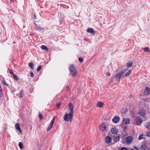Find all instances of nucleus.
<instances>
[{"label":"nucleus","mask_w":150,"mask_h":150,"mask_svg":"<svg viewBox=\"0 0 150 150\" xmlns=\"http://www.w3.org/2000/svg\"><path fill=\"white\" fill-rule=\"evenodd\" d=\"M127 70V69H124L118 73L116 74L113 77L116 79L117 81H120V78H123L125 77V73Z\"/></svg>","instance_id":"nucleus-1"},{"label":"nucleus","mask_w":150,"mask_h":150,"mask_svg":"<svg viewBox=\"0 0 150 150\" xmlns=\"http://www.w3.org/2000/svg\"><path fill=\"white\" fill-rule=\"evenodd\" d=\"M69 70L71 75L73 76L76 75L77 72L75 66L73 64L70 65L69 67Z\"/></svg>","instance_id":"nucleus-2"},{"label":"nucleus","mask_w":150,"mask_h":150,"mask_svg":"<svg viewBox=\"0 0 150 150\" xmlns=\"http://www.w3.org/2000/svg\"><path fill=\"white\" fill-rule=\"evenodd\" d=\"M73 113H67L64 116V120L66 121H72L73 117Z\"/></svg>","instance_id":"nucleus-3"},{"label":"nucleus","mask_w":150,"mask_h":150,"mask_svg":"<svg viewBox=\"0 0 150 150\" xmlns=\"http://www.w3.org/2000/svg\"><path fill=\"white\" fill-rule=\"evenodd\" d=\"M129 122L130 120L129 119L125 118H124L122 120V123L121 125V126L122 127L124 124L127 125L129 124Z\"/></svg>","instance_id":"nucleus-4"},{"label":"nucleus","mask_w":150,"mask_h":150,"mask_svg":"<svg viewBox=\"0 0 150 150\" xmlns=\"http://www.w3.org/2000/svg\"><path fill=\"white\" fill-rule=\"evenodd\" d=\"M55 121V117H53V118L50 124L47 129V131H48L52 128Z\"/></svg>","instance_id":"nucleus-5"},{"label":"nucleus","mask_w":150,"mask_h":150,"mask_svg":"<svg viewBox=\"0 0 150 150\" xmlns=\"http://www.w3.org/2000/svg\"><path fill=\"white\" fill-rule=\"evenodd\" d=\"M120 118L118 116H115L112 120V121L115 123H117L119 122L120 120Z\"/></svg>","instance_id":"nucleus-6"},{"label":"nucleus","mask_w":150,"mask_h":150,"mask_svg":"<svg viewBox=\"0 0 150 150\" xmlns=\"http://www.w3.org/2000/svg\"><path fill=\"white\" fill-rule=\"evenodd\" d=\"M150 94V88L148 87H146L145 88L144 93V95L147 96Z\"/></svg>","instance_id":"nucleus-7"},{"label":"nucleus","mask_w":150,"mask_h":150,"mask_svg":"<svg viewBox=\"0 0 150 150\" xmlns=\"http://www.w3.org/2000/svg\"><path fill=\"white\" fill-rule=\"evenodd\" d=\"M126 142L127 143H130L133 141V138L132 137L129 136L125 139Z\"/></svg>","instance_id":"nucleus-8"},{"label":"nucleus","mask_w":150,"mask_h":150,"mask_svg":"<svg viewBox=\"0 0 150 150\" xmlns=\"http://www.w3.org/2000/svg\"><path fill=\"white\" fill-rule=\"evenodd\" d=\"M143 120L142 118L139 117L136 120V124L137 125H140L142 123Z\"/></svg>","instance_id":"nucleus-9"},{"label":"nucleus","mask_w":150,"mask_h":150,"mask_svg":"<svg viewBox=\"0 0 150 150\" xmlns=\"http://www.w3.org/2000/svg\"><path fill=\"white\" fill-rule=\"evenodd\" d=\"M111 132L112 134H116L118 132V130L115 127H114L111 129Z\"/></svg>","instance_id":"nucleus-10"},{"label":"nucleus","mask_w":150,"mask_h":150,"mask_svg":"<svg viewBox=\"0 0 150 150\" xmlns=\"http://www.w3.org/2000/svg\"><path fill=\"white\" fill-rule=\"evenodd\" d=\"M69 110L70 112L71 113H73L74 106L72 103H69Z\"/></svg>","instance_id":"nucleus-11"},{"label":"nucleus","mask_w":150,"mask_h":150,"mask_svg":"<svg viewBox=\"0 0 150 150\" xmlns=\"http://www.w3.org/2000/svg\"><path fill=\"white\" fill-rule=\"evenodd\" d=\"M87 32L88 33H90L91 34L94 35L95 32L94 29L92 28L88 27L86 30Z\"/></svg>","instance_id":"nucleus-12"},{"label":"nucleus","mask_w":150,"mask_h":150,"mask_svg":"<svg viewBox=\"0 0 150 150\" xmlns=\"http://www.w3.org/2000/svg\"><path fill=\"white\" fill-rule=\"evenodd\" d=\"M105 142L107 143L110 142L112 140V138L109 136H107L105 138Z\"/></svg>","instance_id":"nucleus-13"},{"label":"nucleus","mask_w":150,"mask_h":150,"mask_svg":"<svg viewBox=\"0 0 150 150\" xmlns=\"http://www.w3.org/2000/svg\"><path fill=\"white\" fill-rule=\"evenodd\" d=\"M100 128L102 130L104 131L106 129V126L105 124L103 123L100 125Z\"/></svg>","instance_id":"nucleus-14"},{"label":"nucleus","mask_w":150,"mask_h":150,"mask_svg":"<svg viewBox=\"0 0 150 150\" xmlns=\"http://www.w3.org/2000/svg\"><path fill=\"white\" fill-rule=\"evenodd\" d=\"M139 113L143 117L146 115L145 112V110H140L139 112Z\"/></svg>","instance_id":"nucleus-15"},{"label":"nucleus","mask_w":150,"mask_h":150,"mask_svg":"<svg viewBox=\"0 0 150 150\" xmlns=\"http://www.w3.org/2000/svg\"><path fill=\"white\" fill-rule=\"evenodd\" d=\"M120 137V135L119 134H117V136H115L113 137V139L114 140V141L115 142H116L117 141H118Z\"/></svg>","instance_id":"nucleus-16"},{"label":"nucleus","mask_w":150,"mask_h":150,"mask_svg":"<svg viewBox=\"0 0 150 150\" xmlns=\"http://www.w3.org/2000/svg\"><path fill=\"white\" fill-rule=\"evenodd\" d=\"M140 148L143 150H149L147 147L145 145H142L141 146Z\"/></svg>","instance_id":"nucleus-17"},{"label":"nucleus","mask_w":150,"mask_h":150,"mask_svg":"<svg viewBox=\"0 0 150 150\" xmlns=\"http://www.w3.org/2000/svg\"><path fill=\"white\" fill-rule=\"evenodd\" d=\"M36 30H38L39 31H41L42 30H44V28H41L40 26H38L37 25H36Z\"/></svg>","instance_id":"nucleus-18"},{"label":"nucleus","mask_w":150,"mask_h":150,"mask_svg":"<svg viewBox=\"0 0 150 150\" xmlns=\"http://www.w3.org/2000/svg\"><path fill=\"white\" fill-rule=\"evenodd\" d=\"M15 127L16 129L18 131L21 132V128L18 123H17L15 125Z\"/></svg>","instance_id":"nucleus-19"},{"label":"nucleus","mask_w":150,"mask_h":150,"mask_svg":"<svg viewBox=\"0 0 150 150\" xmlns=\"http://www.w3.org/2000/svg\"><path fill=\"white\" fill-rule=\"evenodd\" d=\"M41 48L42 50H46V51L49 50L48 48L45 45H42L41 46Z\"/></svg>","instance_id":"nucleus-20"},{"label":"nucleus","mask_w":150,"mask_h":150,"mask_svg":"<svg viewBox=\"0 0 150 150\" xmlns=\"http://www.w3.org/2000/svg\"><path fill=\"white\" fill-rule=\"evenodd\" d=\"M97 105L98 107L100 108H102L103 106V103H102L99 101L98 102L97 104Z\"/></svg>","instance_id":"nucleus-21"},{"label":"nucleus","mask_w":150,"mask_h":150,"mask_svg":"<svg viewBox=\"0 0 150 150\" xmlns=\"http://www.w3.org/2000/svg\"><path fill=\"white\" fill-rule=\"evenodd\" d=\"M29 66L32 69H34V64L32 62H30L28 64Z\"/></svg>","instance_id":"nucleus-22"},{"label":"nucleus","mask_w":150,"mask_h":150,"mask_svg":"<svg viewBox=\"0 0 150 150\" xmlns=\"http://www.w3.org/2000/svg\"><path fill=\"white\" fill-rule=\"evenodd\" d=\"M131 72V70H129V71H127L124 75L125 77L129 75Z\"/></svg>","instance_id":"nucleus-23"},{"label":"nucleus","mask_w":150,"mask_h":150,"mask_svg":"<svg viewBox=\"0 0 150 150\" xmlns=\"http://www.w3.org/2000/svg\"><path fill=\"white\" fill-rule=\"evenodd\" d=\"M122 127H123V126ZM122 127V128L123 129V131L125 132H126L127 131V130L128 128V126L127 125H125L124 127Z\"/></svg>","instance_id":"nucleus-24"},{"label":"nucleus","mask_w":150,"mask_h":150,"mask_svg":"<svg viewBox=\"0 0 150 150\" xmlns=\"http://www.w3.org/2000/svg\"><path fill=\"white\" fill-rule=\"evenodd\" d=\"M146 128L148 129L150 131V122H147L146 124Z\"/></svg>","instance_id":"nucleus-25"},{"label":"nucleus","mask_w":150,"mask_h":150,"mask_svg":"<svg viewBox=\"0 0 150 150\" xmlns=\"http://www.w3.org/2000/svg\"><path fill=\"white\" fill-rule=\"evenodd\" d=\"M132 62H129L127 64V66L128 67H131L132 66Z\"/></svg>","instance_id":"nucleus-26"},{"label":"nucleus","mask_w":150,"mask_h":150,"mask_svg":"<svg viewBox=\"0 0 150 150\" xmlns=\"http://www.w3.org/2000/svg\"><path fill=\"white\" fill-rule=\"evenodd\" d=\"M144 50L145 52H150V51L149 50V49L148 47H145L144 48Z\"/></svg>","instance_id":"nucleus-27"},{"label":"nucleus","mask_w":150,"mask_h":150,"mask_svg":"<svg viewBox=\"0 0 150 150\" xmlns=\"http://www.w3.org/2000/svg\"><path fill=\"white\" fill-rule=\"evenodd\" d=\"M2 83L3 84L6 85V86H7L8 87L9 86V84L7 83H6L5 81L4 80H3L2 81Z\"/></svg>","instance_id":"nucleus-28"},{"label":"nucleus","mask_w":150,"mask_h":150,"mask_svg":"<svg viewBox=\"0 0 150 150\" xmlns=\"http://www.w3.org/2000/svg\"><path fill=\"white\" fill-rule=\"evenodd\" d=\"M18 145L21 149H22L23 148V144L21 142H19L18 143Z\"/></svg>","instance_id":"nucleus-29"},{"label":"nucleus","mask_w":150,"mask_h":150,"mask_svg":"<svg viewBox=\"0 0 150 150\" xmlns=\"http://www.w3.org/2000/svg\"><path fill=\"white\" fill-rule=\"evenodd\" d=\"M13 77L14 79L15 80H16L17 81H18V80H19L18 78L16 75L13 74Z\"/></svg>","instance_id":"nucleus-30"},{"label":"nucleus","mask_w":150,"mask_h":150,"mask_svg":"<svg viewBox=\"0 0 150 150\" xmlns=\"http://www.w3.org/2000/svg\"><path fill=\"white\" fill-rule=\"evenodd\" d=\"M42 66L41 65H40L39 66H38V68L37 69V71H40V70L42 68Z\"/></svg>","instance_id":"nucleus-31"},{"label":"nucleus","mask_w":150,"mask_h":150,"mask_svg":"<svg viewBox=\"0 0 150 150\" xmlns=\"http://www.w3.org/2000/svg\"><path fill=\"white\" fill-rule=\"evenodd\" d=\"M8 70V71H9V73L11 74H12L13 75L14 74V73H13V71H12V70H11V69H9Z\"/></svg>","instance_id":"nucleus-32"},{"label":"nucleus","mask_w":150,"mask_h":150,"mask_svg":"<svg viewBox=\"0 0 150 150\" xmlns=\"http://www.w3.org/2000/svg\"><path fill=\"white\" fill-rule=\"evenodd\" d=\"M39 118L40 120H42L43 118V116L42 114H41L40 113H39Z\"/></svg>","instance_id":"nucleus-33"},{"label":"nucleus","mask_w":150,"mask_h":150,"mask_svg":"<svg viewBox=\"0 0 150 150\" xmlns=\"http://www.w3.org/2000/svg\"><path fill=\"white\" fill-rule=\"evenodd\" d=\"M79 60L80 62H83V59L82 58L79 57Z\"/></svg>","instance_id":"nucleus-34"},{"label":"nucleus","mask_w":150,"mask_h":150,"mask_svg":"<svg viewBox=\"0 0 150 150\" xmlns=\"http://www.w3.org/2000/svg\"><path fill=\"white\" fill-rule=\"evenodd\" d=\"M143 136V135L142 134H141V135L139 136V138H138V139L139 140H140L142 139H143L142 137Z\"/></svg>","instance_id":"nucleus-35"},{"label":"nucleus","mask_w":150,"mask_h":150,"mask_svg":"<svg viewBox=\"0 0 150 150\" xmlns=\"http://www.w3.org/2000/svg\"><path fill=\"white\" fill-rule=\"evenodd\" d=\"M120 150H127V149L126 147H122L121 148Z\"/></svg>","instance_id":"nucleus-36"},{"label":"nucleus","mask_w":150,"mask_h":150,"mask_svg":"<svg viewBox=\"0 0 150 150\" xmlns=\"http://www.w3.org/2000/svg\"><path fill=\"white\" fill-rule=\"evenodd\" d=\"M61 105V103H58L57 105V107L58 108H59Z\"/></svg>","instance_id":"nucleus-37"},{"label":"nucleus","mask_w":150,"mask_h":150,"mask_svg":"<svg viewBox=\"0 0 150 150\" xmlns=\"http://www.w3.org/2000/svg\"><path fill=\"white\" fill-rule=\"evenodd\" d=\"M125 138L122 139L121 141L123 144H125Z\"/></svg>","instance_id":"nucleus-38"},{"label":"nucleus","mask_w":150,"mask_h":150,"mask_svg":"<svg viewBox=\"0 0 150 150\" xmlns=\"http://www.w3.org/2000/svg\"><path fill=\"white\" fill-rule=\"evenodd\" d=\"M147 136L148 137H150V130L146 134Z\"/></svg>","instance_id":"nucleus-39"},{"label":"nucleus","mask_w":150,"mask_h":150,"mask_svg":"<svg viewBox=\"0 0 150 150\" xmlns=\"http://www.w3.org/2000/svg\"><path fill=\"white\" fill-rule=\"evenodd\" d=\"M30 74L31 77H33L34 76V74L33 72H31L30 73Z\"/></svg>","instance_id":"nucleus-40"},{"label":"nucleus","mask_w":150,"mask_h":150,"mask_svg":"<svg viewBox=\"0 0 150 150\" xmlns=\"http://www.w3.org/2000/svg\"><path fill=\"white\" fill-rule=\"evenodd\" d=\"M110 73H107V76H110Z\"/></svg>","instance_id":"nucleus-41"},{"label":"nucleus","mask_w":150,"mask_h":150,"mask_svg":"<svg viewBox=\"0 0 150 150\" xmlns=\"http://www.w3.org/2000/svg\"><path fill=\"white\" fill-rule=\"evenodd\" d=\"M134 148L136 149L137 150L138 149V148L136 146H134Z\"/></svg>","instance_id":"nucleus-42"},{"label":"nucleus","mask_w":150,"mask_h":150,"mask_svg":"<svg viewBox=\"0 0 150 150\" xmlns=\"http://www.w3.org/2000/svg\"><path fill=\"white\" fill-rule=\"evenodd\" d=\"M122 68L123 69V68H125V67H126L125 66L123 65L122 66Z\"/></svg>","instance_id":"nucleus-43"},{"label":"nucleus","mask_w":150,"mask_h":150,"mask_svg":"<svg viewBox=\"0 0 150 150\" xmlns=\"http://www.w3.org/2000/svg\"><path fill=\"white\" fill-rule=\"evenodd\" d=\"M34 17H35V19L36 18V15L35 14H34Z\"/></svg>","instance_id":"nucleus-44"},{"label":"nucleus","mask_w":150,"mask_h":150,"mask_svg":"<svg viewBox=\"0 0 150 150\" xmlns=\"http://www.w3.org/2000/svg\"><path fill=\"white\" fill-rule=\"evenodd\" d=\"M23 97V96L21 94H20V97Z\"/></svg>","instance_id":"nucleus-45"},{"label":"nucleus","mask_w":150,"mask_h":150,"mask_svg":"<svg viewBox=\"0 0 150 150\" xmlns=\"http://www.w3.org/2000/svg\"><path fill=\"white\" fill-rule=\"evenodd\" d=\"M122 112L123 113H124L125 114V112H126L125 111H123Z\"/></svg>","instance_id":"nucleus-46"},{"label":"nucleus","mask_w":150,"mask_h":150,"mask_svg":"<svg viewBox=\"0 0 150 150\" xmlns=\"http://www.w3.org/2000/svg\"><path fill=\"white\" fill-rule=\"evenodd\" d=\"M66 88H68V87L67 86H66Z\"/></svg>","instance_id":"nucleus-47"},{"label":"nucleus","mask_w":150,"mask_h":150,"mask_svg":"<svg viewBox=\"0 0 150 150\" xmlns=\"http://www.w3.org/2000/svg\"><path fill=\"white\" fill-rule=\"evenodd\" d=\"M137 150H139V149H137Z\"/></svg>","instance_id":"nucleus-48"},{"label":"nucleus","mask_w":150,"mask_h":150,"mask_svg":"<svg viewBox=\"0 0 150 150\" xmlns=\"http://www.w3.org/2000/svg\"><path fill=\"white\" fill-rule=\"evenodd\" d=\"M11 1H12V0H11Z\"/></svg>","instance_id":"nucleus-49"}]
</instances>
